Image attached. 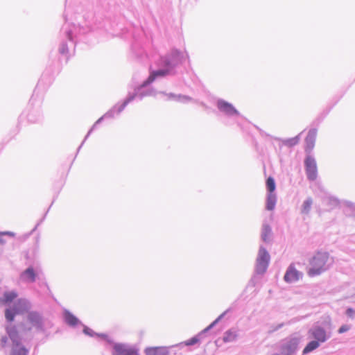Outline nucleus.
I'll list each match as a JSON object with an SVG mask.
<instances>
[{
    "label": "nucleus",
    "instance_id": "17",
    "mask_svg": "<svg viewBox=\"0 0 355 355\" xmlns=\"http://www.w3.org/2000/svg\"><path fill=\"white\" fill-rule=\"evenodd\" d=\"M237 338V334L235 331L229 330L226 331L223 336V341L225 343L232 342L235 340Z\"/></svg>",
    "mask_w": 355,
    "mask_h": 355
},
{
    "label": "nucleus",
    "instance_id": "6",
    "mask_svg": "<svg viewBox=\"0 0 355 355\" xmlns=\"http://www.w3.org/2000/svg\"><path fill=\"white\" fill-rule=\"evenodd\" d=\"M218 108L228 115L238 114L237 110L232 105L224 101H219L217 103Z\"/></svg>",
    "mask_w": 355,
    "mask_h": 355
},
{
    "label": "nucleus",
    "instance_id": "13",
    "mask_svg": "<svg viewBox=\"0 0 355 355\" xmlns=\"http://www.w3.org/2000/svg\"><path fill=\"white\" fill-rule=\"evenodd\" d=\"M7 334L10 338L12 340V344L16 343L17 342H20L18 331L15 327H8Z\"/></svg>",
    "mask_w": 355,
    "mask_h": 355
},
{
    "label": "nucleus",
    "instance_id": "19",
    "mask_svg": "<svg viewBox=\"0 0 355 355\" xmlns=\"http://www.w3.org/2000/svg\"><path fill=\"white\" fill-rule=\"evenodd\" d=\"M276 203V196L274 193H269L267 198L266 208L268 210H272Z\"/></svg>",
    "mask_w": 355,
    "mask_h": 355
},
{
    "label": "nucleus",
    "instance_id": "20",
    "mask_svg": "<svg viewBox=\"0 0 355 355\" xmlns=\"http://www.w3.org/2000/svg\"><path fill=\"white\" fill-rule=\"evenodd\" d=\"M270 235H271L270 227L268 225H264L263 227L262 233H261L262 239L265 242H267L269 240V237L270 236Z\"/></svg>",
    "mask_w": 355,
    "mask_h": 355
},
{
    "label": "nucleus",
    "instance_id": "3",
    "mask_svg": "<svg viewBox=\"0 0 355 355\" xmlns=\"http://www.w3.org/2000/svg\"><path fill=\"white\" fill-rule=\"evenodd\" d=\"M113 348V355H139L136 349L123 344H115Z\"/></svg>",
    "mask_w": 355,
    "mask_h": 355
},
{
    "label": "nucleus",
    "instance_id": "23",
    "mask_svg": "<svg viewBox=\"0 0 355 355\" xmlns=\"http://www.w3.org/2000/svg\"><path fill=\"white\" fill-rule=\"evenodd\" d=\"M16 313H17L16 311L6 309V313H5L6 318L7 319L8 321L12 322V321H13Z\"/></svg>",
    "mask_w": 355,
    "mask_h": 355
},
{
    "label": "nucleus",
    "instance_id": "8",
    "mask_svg": "<svg viewBox=\"0 0 355 355\" xmlns=\"http://www.w3.org/2000/svg\"><path fill=\"white\" fill-rule=\"evenodd\" d=\"M270 260V255L265 248H261L257 259L258 265L266 268Z\"/></svg>",
    "mask_w": 355,
    "mask_h": 355
},
{
    "label": "nucleus",
    "instance_id": "18",
    "mask_svg": "<svg viewBox=\"0 0 355 355\" xmlns=\"http://www.w3.org/2000/svg\"><path fill=\"white\" fill-rule=\"evenodd\" d=\"M320 342L317 340H312L309 342L303 350L304 354L309 353L314 349H317L320 346Z\"/></svg>",
    "mask_w": 355,
    "mask_h": 355
},
{
    "label": "nucleus",
    "instance_id": "16",
    "mask_svg": "<svg viewBox=\"0 0 355 355\" xmlns=\"http://www.w3.org/2000/svg\"><path fill=\"white\" fill-rule=\"evenodd\" d=\"M64 319L66 322L71 326L77 324L78 320L69 311L64 312Z\"/></svg>",
    "mask_w": 355,
    "mask_h": 355
},
{
    "label": "nucleus",
    "instance_id": "27",
    "mask_svg": "<svg viewBox=\"0 0 355 355\" xmlns=\"http://www.w3.org/2000/svg\"><path fill=\"white\" fill-rule=\"evenodd\" d=\"M346 313L348 316L352 318L354 316V315L355 314V311L352 308H349V309H347Z\"/></svg>",
    "mask_w": 355,
    "mask_h": 355
},
{
    "label": "nucleus",
    "instance_id": "25",
    "mask_svg": "<svg viewBox=\"0 0 355 355\" xmlns=\"http://www.w3.org/2000/svg\"><path fill=\"white\" fill-rule=\"evenodd\" d=\"M171 56L173 60H179L181 56V52L177 49H173L171 52Z\"/></svg>",
    "mask_w": 355,
    "mask_h": 355
},
{
    "label": "nucleus",
    "instance_id": "24",
    "mask_svg": "<svg viewBox=\"0 0 355 355\" xmlns=\"http://www.w3.org/2000/svg\"><path fill=\"white\" fill-rule=\"evenodd\" d=\"M199 341H200L199 338L198 336H195V337L191 338V339L185 340L184 342H183V344L186 346H190V345H193L198 343Z\"/></svg>",
    "mask_w": 355,
    "mask_h": 355
},
{
    "label": "nucleus",
    "instance_id": "21",
    "mask_svg": "<svg viewBox=\"0 0 355 355\" xmlns=\"http://www.w3.org/2000/svg\"><path fill=\"white\" fill-rule=\"evenodd\" d=\"M266 187L269 193H273L275 190V182L272 178L269 177L266 180Z\"/></svg>",
    "mask_w": 355,
    "mask_h": 355
},
{
    "label": "nucleus",
    "instance_id": "29",
    "mask_svg": "<svg viewBox=\"0 0 355 355\" xmlns=\"http://www.w3.org/2000/svg\"><path fill=\"white\" fill-rule=\"evenodd\" d=\"M217 321H218V320H215L213 323H211V324H210V326L209 327V328L212 327H213V326H214V325L217 322Z\"/></svg>",
    "mask_w": 355,
    "mask_h": 355
},
{
    "label": "nucleus",
    "instance_id": "10",
    "mask_svg": "<svg viewBox=\"0 0 355 355\" xmlns=\"http://www.w3.org/2000/svg\"><path fill=\"white\" fill-rule=\"evenodd\" d=\"M36 272L33 268L29 267L21 274V279L24 282H34L36 279Z\"/></svg>",
    "mask_w": 355,
    "mask_h": 355
},
{
    "label": "nucleus",
    "instance_id": "7",
    "mask_svg": "<svg viewBox=\"0 0 355 355\" xmlns=\"http://www.w3.org/2000/svg\"><path fill=\"white\" fill-rule=\"evenodd\" d=\"M146 355H168V350L166 347H148L144 350Z\"/></svg>",
    "mask_w": 355,
    "mask_h": 355
},
{
    "label": "nucleus",
    "instance_id": "2",
    "mask_svg": "<svg viewBox=\"0 0 355 355\" xmlns=\"http://www.w3.org/2000/svg\"><path fill=\"white\" fill-rule=\"evenodd\" d=\"M306 173L310 180L317 178V164L315 159L311 156H307L305 161Z\"/></svg>",
    "mask_w": 355,
    "mask_h": 355
},
{
    "label": "nucleus",
    "instance_id": "28",
    "mask_svg": "<svg viewBox=\"0 0 355 355\" xmlns=\"http://www.w3.org/2000/svg\"><path fill=\"white\" fill-rule=\"evenodd\" d=\"M7 342H8V338L7 337L4 336V337H2L1 339V345L3 347H5L7 344Z\"/></svg>",
    "mask_w": 355,
    "mask_h": 355
},
{
    "label": "nucleus",
    "instance_id": "9",
    "mask_svg": "<svg viewBox=\"0 0 355 355\" xmlns=\"http://www.w3.org/2000/svg\"><path fill=\"white\" fill-rule=\"evenodd\" d=\"M316 137V130H311L309 132L308 135L305 139V149L306 151L310 153L311 150L314 147V144L315 141Z\"/></svg>",
    "mask_w": 355,
    "mask_h": 355
},
{
    "label": "nucleus",
    "instance_id": "30",
    "mask_svg": "<svg viewBox=\"0 0 355 355\" xmlns=\"http://www.w3.org/2000/svg\"><path fill=\"white\" fill-rule=\"evenodd\" d=\"M89 329L86 328V329H84V332H85V334H89Z\"/></svg>",
    "mask_w": 355,
    "mask_h": 355
},
{
    "label": "nucleus",
    "instance_id": "22",
    "mask_svg": "<svg viewBox=\"0 0 355 355\" xmlns=\"http://www.w3.org/2000/svg\"><path fill=\"white\" fill-rule=\"evenodd\" d=\"M312 204L313 200L309 198L305 200L302 205V212L307 214L310 211Z\"/></svg>",
    "mask_w": 355,
    "mask_h": 355
},
{
    "label": "nucleus",
    "instance_id": "11",
    "mask_svg": "<svg viewBox=\"0 0 355 355\" xmlns=\"http://www.w3.org/2000/svg\"><path fill=\"white\" fill-rule=\"evenodd\" d=\"M11 355H28V349L20 343L12 344Z\"/></svg>",
    "mask_w": 355,
    "mask_h": 355
},
{
    "label": "nucleus",
    "instance_id": "1",
    "mask_svg": "<svg viewBox=\"0 0 355 355\" xmlns=\"http://www.w3.org/2000/svg\"><path fill=\"white\" fill-rule=\"evenodd\" d=\"M329 260L328 253L324 252H318L315 253L309 261L310 268L308 271V275L310 277L320 275L327 269Z\"/></svg>",
    "mask_w": 355,
    "mask_h": 355
},
{
    "label": "nucleus",
    "instance_id": "15",
    "mask_svg": "<svg viewBox=\"0 0 355 355\" xmlns=\"http://www.w3.org/2000/svg\"><path fill=\"white\" fill-rule=\"evenodd\" d=\"M28 320L34 325L40 327L41 324L42 318L37 313L33 312L29 313Z\"/></svg>",
    "mask_w": 355,
    "mask_h": 355
},
{
    "label": "nucleus",
    "instance_id": "4",
    "mask_svg": "<svg viewBox=\"0 0 355 355\" xmlns=\"http://www.w3.org/2000/svg\"><path fill=\"white\" fill-rule=\"evenodd\" d=\"M311 336L320 343H324L327 340V334L325 330L320 327H315L309 331Z\"/></svg>",
    "mask_w": 355,
    "mask_h": 355
},
{
    "label": "nucleus",
    "instance_id": "5",
    "mask_svg": "<svg viewBox=\"0 0 355 355\" xmlns=\"http://www.w3.org/2000/svg\"><path fill=\"white\" fill-rule=\"evenodd\" d=\"M300 277L301 274L291 264L286 270L284 278L286 282L291 283L297 281Z\"/></svg>",
    "mask_w": 355,
    "mask_h": 355
},
{
    "label": "nucleus",
    "instance_id": "12",
    "mask_svg": "<svg viewBox=\"0 0 355 355\" xmlns=\"http://www.w3.org/2000/svg\"><path fill=\"white\" fill-rule=\"evenodd\" d=\"M168 70H157L153 71L148 77L146 82L144 83V85H146L148 83H150L155 80V79L158 76H164L166 74H168Z\"/></svg>",
    "mask_w": 355,
    "mask_h": 355
},
{
    "label": "nucleus",
    "instance_id": "26",
    "mask_svg": "<svg viewBox=\"0 0 355 355\" xmlns=\"http://www.w3.org/2000/svg\"><path fill=\"white\" fill-rule=\"evenodd\" d=\"M349 329V327L348 325H343L341 326L339 329H338V333L339 334H343L344 332H346Z\"/></svg>",
    "mask_w": 355,
    "mask_h": 355
},
{
    "label": "nucleus",
    "instance_id": "14",
    "mask_svg": "<svg viewBox=\"0 0 355 355\" xmlns=\"http://www.w3.org/2000/svg\"><path fill=\"white\" fill-rule=\"evenodd\" d=\"M17 296V293L14 291L6 292L3 297L0 298V302L3 304H7L14 300Z\"/></svg>",
    "mask_w": 355,
    "mask_h": 355
},
{
    "label": "nucleus",
    "instance_id": "31",
    "mask_svg": "<svg viewBox=\"0 0 355 355\" xmlns=\"http://www.w3.org/2000/svg\"><path fill=\"white\" fill-rule=\"evenodd\" d=\"M3 234H0V242H2V237H3Z\"/></svg>",
    "mask_w": 355,
    "mask_h": 355
}]
</instances>
